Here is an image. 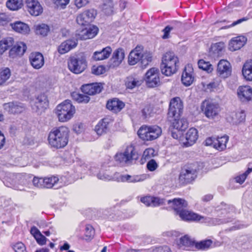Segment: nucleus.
<instances>
[{
    "label": "nucleus",
    "mask_w": 252,
    "mask_h": 252,
    "mask_svg": "<svg viewBox=\"0 0 252 252\" xmlns=\"http://www.w3.org/2000/svg\"><path fill=\"white\" fill-rule=\"evenodd\" d=\"M69 130L64 126L53 128L49 133L48 141L50 146L54 148H64L68 143Z\"/></svg>",
    "instance_id": "obj_1"
},
{
    "label": "nucleus",
    "mask_w": 252,
    "mask_h": 252,
    "mask_svg": "<svg viewBox=\"0 0 252 252\" xmlns=\"http://www.w3.org/2000/svg\"><path fill=\"white\" fill-rule=\"evenodd\" d=\"M178 63V58L173 52H166L162 58L160 64L161 73L167 76H171L176 72Z\"/></svg>",
    "instance_id": "obj_2"
},
{
    "label": "nucleus",
    "mask_w": 252,
    "mask_h": 252,
    "mask_svg": "<svg viewBox=\"0 0 252 252\" xmlns=\"http://www.w3.org/2000/svg\"><path fill=\"white\" fill-rule=\"evenodd\" d=\"M76 112L75 107L71 101L65 100L59 104L56 109V114L60 122H66L69 121Z\"/></svg>",
    "instance_id": "obj_3"
},
{
    "label": "nucleus",
    "mask_w": 252,
    "mask_h": 252,
    "mask_svg": "<svg viewBox=\"0 0 252 252\" xmlns=\"http://www.w3.org/2000/svg\"><path fill=\"white\" fill-rule=\"evenodd\" d=\"M178 215L181 220L185 221H199L211 225L220 224L223 222L219 219L204 217L186 209L182 211Z\"/></svg>",
    "instance_id": "obj_4"
},
{
    "label": "nucleus",
    "mask_w": 252,
    "mask_h": 252,
    "mask_svg": "<svg viewBox=\"0 0 252 252\" xmlns=\"http://www.w3.org/2000/svg\"><path fill=\"white\" fill-rule=\"evenodd\" d=\"M161 133V128L157 125H143L137 132L139 137L144 141L154 140L158 138Z\"/></svg>",
    "instance_id": "obj_5"
},
{
    "label": "nucleus",
    "mask_w": 252,
    "mask_h": 252,
    "mask_svg": "<svg viewBox=\"0 0 252 252\" xmlns=\"http://www.w3.org/2000/svg\"><path fill=\"white\" fill-rule=\"evenodd\" d=\"M140 61L142 64L146 65L152 61V56L150 54L144 53L142 46H137L129 53L128 63L129 65H133Z\"/></svg>",
    "instance_id": "obj_6"
},
{
    "label": "nucleus",
    "mask_w": 252,
    "mask_h": 252,
    "mask_svg": "<svg viewBox=\"0 0 252 252\" xmlns=\"http://www.w3.org/2000/svg\"><path fill=\"white\" fill-rule=\"evenodd\" d=\"M86 57L83 54L70 57L68 61V67L70 71L75 74H80L87 68Z\"/></svg>",
    "instance_id": "obj_7"
},
{
    "label": "nucleus",
    "mask_w": 252,
    "mask_h": 252,
    "mask_svg": "<svg viewBox=\"0 0 252 252\" xmlns=\"http://www.w3.org/2000/svg\"><path fill=\"white\" fill-rule=\"evenodd\" d=\"M197 167L194 164L184 166L179 176V183L183 185L191 183L197 177Z\"/></svg>",
    "instance_id": "obj_8"
},
{
    "label": "nucleus",
    "mask_w": 252,
    "mask_h": 252,
    "mask_svg": "<svg viewBox=\"0 0 252 252\" xmlns=\"http://www.w3.org/2000/svg\"><path fill=\"white\" fill-rule=\"evenodd\" d=\"M201 110L207 118L213 119L219 115L220 108L218 103L205 100L202 103Z\"/></svg>",
    "instance_id": "obj_9"
},
{
    "label": "nucleus",
    "mask_w": 252,
    "mask_h": 252,
    "mask_svg": "<svg viewBox=\"0 0 252 252\" xmlns=\"http://www.w3.org/2000/svg\"><path fill=\"white\" fill-rule=\"evenodd\" d=\"M138 158V154L132 145L128 146L123 153H117L115 157V160L122 163H127Z\"/></svg>",
    "instance_id": "obj_10"
},
{
    "label": "nucleus",
    "mask_w": 252,
    "mask_h": 252,
    "mask_svg": "<svg viewBox=\"0 0 252 252\" xmlns=\"http://www.w3.org/2000/svg\"><path fill=\"white\" fill-rule=\"evenodd\" d=\"M183 105L181 99L178 97L172 98L170 102L168 118H179L182 112Z\"/></svg>",
    "instance_id": "obj_11"
},
{
    "label": "nucleus",
    "mask_w": 252,
    "mask_h": 252,
    "mask_svg": "<svg viewBox=\"0 0 252 252\" xmlns=\"http://www.w3.org/2000/svg\"><path fill=\"white\" fill-rule=\"evenodd\" d=\"M145 79L147 86L150 88L159 86L160 82L158 69L155 67L149 69L145 74Z\"/></svg>",
    "instance_id": "obj_12"
},
{
    "label": "nucleus",
    "mask_w": 252,
    "mask_h": 252,
    "mask_svg": "<svg viewBox=\"0 0 252 252\" xmlns=\"http://www.w3.org/2000/svg\"><path fill=\"white\" fill-rule=\"evenodd\" d=\"M32 110L38 115L41 114L48 106L46 96L44 94L38 95L32 103Z\"/></svg>",
    "instance_id": "obj_13"
},
{
    "label": "nucleus",
    "mask_w": 252,
    "mask_h": 252,
    "mask_svg": "<svg viewBox=\"0 0 252 252\" xmlns=\"http://www.w3.org/2000/svg\"><path fill=\"white\" fill-rule=\"evenodd\" d=\"M232 68L230 63L225 60H221L218 63L217 74L223 78H226L231 74Z\"/></svg>",
    "instance_id": "obj_14"
},
{
    "label": "nucleus",
    "mask_w": 252,
    "mask_h": 252,
    "mask_svg": "<svg viewBox=\"0 0 252 252\" xmlns=\"http://www.w3.org/2000/svg\"><path fill=\"white\" fill-rule=\"evenodd\" d=\"M96 15V12L94 9L86 10L77 17L76 21L80 25H86L92 22Z\"/></svg>",
    "instance_id": "obj_15"
},
{
    "label": "nucleus",
    "mask_w": 252,
    "mask_h": 252,
    "mask_svg": "<svg viewBox=\"0 0 252 252\" xmlns=\"http://www.w3.org/2000/svg\"><path fill=\"white\" fill-rule=\"evenodd\" d=\"M27 11L32 16H37L43 12V8L38 0H25Z\"/></svg>",
    "instance_id": "obj_16"
},
{
    "label": "nucleus",
    "mask_w": 252,
    "mask_h": 252,
    "mask_svg": "<svg viewBox=\"0 0 252 252\" xmlns=\"http://www.w3.org/2000/svg\"><path fill=\"white\" fill-rule=\"evenodd\" d=\"M237 95L242 102H247L252 99V88L249 86H241L237 91Z\"/></svg>",
    "instance_id": "obj_17"
},
{
    "label": "nucleus",
    "mask_w": 252,
    "mask_h": 252,
    "mask_svg": "<svg viewBox=\"0 0 252 252\" xmlns=\"http://www.w3.org/2000/svg\"><path fill=\"white\" fill-rule=\"evenodd\" d=\"M78 44L76 39H68L63 42L58 46V51L60 54H65L71 50L75 48Z\"/></svg>",
    "instance_id": "obj_18"
},
{
    "label": "nucleus",
    "mask_w": 252,
    "mask_h": 252,
    "mask_svg": "<svg viewBox=\"0 0 252 252\" xmlns=\"http://www.w3.org/2000/svg\"><path fill=\"white\" fill-rule=\"evenodd\" d=\"M31 65L36 69L41 68L44 64V59L42 54L39 52L32 53L29 57Z\"/></svg>",
    "instance_id": "obj_19"
},
{
    "label": "nucleus",
    "mask_w": 252,
    "mask_h": 252,
    "mask_svg": "<svg viewBox=\"0 0 252 252\" xmlns=\"http://www.w3.org/2000/svg\"><path fill=\"white\" fill-rule=\"evenodd\" d=\"M192 66L188 64L182 73L181 81L186 86H190L194 81L193 71Z\"/></svg>",
    "instance_id": "obj_20"
},
{
    "label": "nucleus",
    "mask_w": 252,
    "mask_h": 252,
    "mask_svg": "<svg viewBox=\"0 0 252 252\" xmlns=\"http://www.w3.org/2000/svg\"><path fill=\"white\" fill-rule=\"evenodd\" d=\"M102 89V85L97 83L83 85L81 87L82 92L89 95L99 93Z\"/></svg>",
    "instance_id": "obj_21"
},
{
    "label": "nucleus",
    "mask_w": 252,
    "mask_h": 252,
    "mask_svg": "<svg viewBox=\"0 0 252 252\" xmlns=\"http://www.w3.org/2000/svg\"><path fill=\"white\" fill-rule=\"evenodd\" d=\"M26 49L27 46L25 43L18 42L10 50L9 56L12 58L20 57L24 54Z\"/></svg>",
    "instance_id": "obj_22"
},
{
    "label": "nucleus",
    "mask_w": 252,
    "mask_h": 252,
    "mask_svg": "<svg viewBox=\"0 0 252 252\" xmlns=\"http://www.w3.org/2000/svg\"><path fill=\"white\" fill-rule=\"evenodd\" d=\"M247 39L244 36H238L231 39L229 43V49L232 51L239 50L247 42Z\"/></svg>",
    "instance_id": "obj_23"
},
{
    "label": "nucleus",
    "mask_w": 252,
    "mask_h": 252,
    "mask_svg": "<svg viewBox=\"0 0 252 252\" xmlns=\"http://www.w3.org/2000/svg\"><path fill=\"white\" fill-rule=\"evenodd\" d=\"M111 119L104 118L100 121L95 126L94 130L98 135L106 133L109 129V124L112 122Z\"/></svg>",
    "instance_id": "obj_24"
},
{
    "label": "nucleus",
    "mask_w": 252,
    "mask_h": 252,
    "mask_svg": "<svg viewBox=\"0 0 252 252\" xmlns=\"http://www.w3.org/2000/svg\"><path fill=\"white\" fill-rule=\"evenodd\" d=\"M125 57V52L123 48H119L115 50L111 59V65L113 67L118 66Z\"/></svg>",
    "instance_id": "obj_25"
},
{
    "label": "nucleus",
    "mask_w": 252,
    "mask_h": 252,
    "mask_svg": "<svg viewBox=\"0 0 252 252\" xmlns=\"http://www.w3.org/2000/svg\"><path fill=\"white\" fill-rule=\"evenodd\" d=\"M246 115L244 111L232 112L226 118L227 121L234 125H238L245 120Z\"/></svg>",
    "instance_id": "obj_26"
},
{
    "label": "nucleus",
    "mask_w": 252,
    "mask_h": 252,
    "mask_svg": "<svg viewBox=\"0 0 252 252\" xmlns=\"http://www.w3.org/2000/svg\"><path fill=\"white\" fill-rule=\"evenodd\" d=\"M175 244L179 249L189 250L194 245V242L188 235H185L179 239L176 240Z\"/></svg>",
    "instance_id": "obj_27"
},
{
    "label": "nucleus",
    "mask_w": 252,
    "mask_h": 252,
    "mask_svg": "<svg viewBox=\"0 0 252 252\" xmlns=\"http://www.w3.org/2000/svg\"><path fill=\"white\" fill-rule=\"evenodd\" d=\"M198 138V131L195 128H190L186 134V141L183 142L185 147H189L193 145Z\"/></svg>",
    "instance_id": "obj_28"
},
{
    "label": "nucleus",
    "mask_w": 252,
    "mask_h": 252,
    "mask_svg": "<svg viewBox=\"0 0 252 252\" xmlns=\"http://www.w3.org/2000/svg\"><path fill=\"white\" fill-rule=\"evenodd\" d=\"M167 202L168 204L172 203L173 208L176 212V215H178L182 211L185 210L188 205L187 202L185 200L181 198H175L172 201L169 200L167 201Z\"/></svg>",
    "instance_id": "obj_29"
},
{
    "label": "nucleus",
    "mask_w": 252,
    "mask_h": 252,
    "mask_svg": "<svg viewBox=\"0 0 252 252\" xmlns=\"http://www.w3.org/2000/svg\"><path fill=\"white\" fill-rule=\"evenodd\" d=\"M143 82L142 78L137 75L133 74L127 77L126 81V86L127 88L132 89L140 86Z\"/></svg>",
    "instance_id": "obj_30"
},
{
    "label": "nucleus",
    "mask_w": 252,
    "mask_h": 252,
    "mask_svg": "<svg viewBox=\"0 0 252 252\" xmlns=\"http://www.w3.org/2000/svg\"><path fill=\"white\" fill-rule=\"evenodd\" d=\"M172 123L173 128L179 131L185 130L188 126V122L186 119H179V118H168Z\"/></svg>",
    "instance_id": "obj_31"
},
{
    "label": "nucleus",
    "mask_w": 252,
    "mask_h": 252,
    "mask_svg": "<svg viewBox=\"0 0 252 252\" xmlns=\"http://www.w3.org/2000/svg\"><path fill=\"white\" fill-rule=\"evenodd\" d=\"M140 201L147 206L156 207L164 203L163 199L151 196L142 197Z\"/></svg>",
    "instance_id": "obj_32"
},
{
    "label": "nucleus",
    "mask_w": 252,
    "mask_h": 252,
    "mask_svg": "<svg viewBox=\"0 0 252 252\" xmlns=\"http://www.w3.org/2000/svg\"><path fill=\"white\" fill-rule=\"evenodd\" d=\"M125 104L118 99L114 98L109 100L106 104V107L114 113L120 111L124 107Z\"/></svg>",
    "instance_id": "obj_33"
},
{
    "label": "nucleus",
    "mask_w": 252,
    "mask_h": 252,
    "mask_svg": "<svg viewBox=\"0 0 252 252\" xmlns=\"http://www.w3.org/2000/svg\"><path fill=\"white\" fill-rule=\"evenodd\" d=\"M4 109L10 113H20L23 111L24 107L22 104L16 102H11L3 104Z\"/></svg>",
    "instance_id": "obj_34"
},
{
    "label": "nucleus",
    "mask_w": 252,
    "mask_h": 252,
    "mask_svg": "<svg viewBox=\"0 0 252 252\" xmlns=\"http://www.w3.org/2000/svg\"><path fill=\"white\" fill-rule=\"evenodd\" d=\"M98 29L94 26H90L89 28H86L81 32L79 35L82 40H86L94 38L97 33Z\"/></svg>",
    "instance_id": "obj_35"
},
{
    "label": "nucleus",
    "mask_w": 252,
    "mask_h": 252,
    "mask_svg": "<svg viewBox=\"0 0 252 252\" xmlns=\"http://www.w3.org/2000/svg\"><path fill=\"white\" fill-rule=\"evenodd\" d=\"M146 179V175L145 174L133 176H130L129 175H120L118 178V181H127L129 183H136L143 181Z\"/></svg>",
    "instance_id": "obj_36"
},
{
    "label": "nucleus",
    "mask_w": 252,
    "mask_h": 252,
    "mask_svg": "<svg viewBox=\"0 0 252 252\" xmlns=\"http://www.w3.org/2000/svg\"><path fill=\"white\" fill-rule=\"evenodd\" d=\"M112 51L110 46L104 48L100 51H96L93 54V58L95 61H100L108 58Z\"/></svg>",
    "instance_id": "obj_37"
},
{
    "label": "nucleus",
    "mask_w": 252,
    "mask_h": 252,
    "mask_svg": "<svg viewBox=\"0 0 252 252\" xmlns=\"http://www.w3.org/2000/svg\"><path fill=\"white\" fill-rule=\"evenodd\" d=\"M10 25L15 32L23 34H28L30 31L29 26L20 21H17L14 23L11 24Z\"/></svg>",
    "instance_id": "obj_38"
},
{
    "label": "nucleus",
    "mask_w": 252,
    "mask_h": 252,
    "mask_svg": "<svg viewBox=\"0 0 252 252\" xmlns=\"http://www.w3.org/2000/svg\"><path fill=\"white\" fill-rule=\"evenodd\" d=\"M242 74L245 79L252 81V60L245 62L242 68Z\"/></svg>",
    "instance_id": "obj_39"
},
{
    "label": "nucleus",
    "mask_w": 252,
    "mask_h": 252,
    "mask_svg": "<svg viewBox=\"0 0 252 252\" xmlns=\"http://www.w3.org/2000/svg\"><path fill=\"white\" fill-rule=\"evenodd\" d=\"M224 48V44L220 42L212 44L209 50L210 55L213 57L219 56Z\"/></svg>",
    "instance_id": "obj_40"
},
{
    "label": "nucleus",
    "mask_w": 252,
    "mask_h": 252,
    "mask_svg": "<svg viewBox=\"0 0 252 252\" xmlns=\"http://www.w3.org/2000/svg\"><path fill=\"white\" fill-rule=\"evenodd\" d=\"M14 43V39L12 37H8L0 41V57L3 53L11 47Z\"/></svg>",
    "instance_id": "obj_41"
},
{
    "label": "nucleus",
    "mask_w": 252,
    "mask_h": 252,
    "mask_svg": "<svg viewBox=\"0 0 252 252\" xmlns=\"http://www.w3.org/2000/svg\"><path fill=\"white\" fill-rule=\"evenodd\" d=\"M14 43V39L12 37H8L0 41V57L3 53L11 47Z\"/></svg>",
    "instance_id": "obj_42"
},
{
    "label": "nucleus",
    "mask_w": 252,
    "mask_h": 252,
    "mask_svg": "<svg viewBox=\"0 0 252 252\" xmlns=\"http://www.w3.org/2000/svg\"><path fill=\"white\" fill-rule=\"evenodd\" d=\"M229 137L227 135H224L220 137L217 138L215 140L216 149L219 151H222L225 149Z\"/></svg>",
    "instance_id": "obj_43"
},
{
    "label": "nucleus",
    "mask_w": 252,
    "mask_h": 252,
    "mask_svg": "<svg viewBox=\"0 0 252 252\" xmlns=\"http://www.w3.org/2000/svg\"><path fill=\"white\" fill-rule=\"evenodd\" d=\"M23 6V0H8L6 2L7 7L11 10H17Z\"/></svg>",
    "instance_id": "obj_44"
},
{
    "label": "nucleus",
    "mask_w": 252,
    "mask_h": 252,
    "mask_svg": "<svg viewBox=\"0 0 252 252\" xmlns=\"http://www.w3.org/2000/svg\"><path fill=\"white\" fill-rule=\"evenodd\" d=\"M71 96L74 100L79 103H88L90 101V97L88 95L79 94L77 92H73L71 94Z\"/></svg>",
    "instance_id": "obj_45"
},
{
    "label": "nucleus",
    "mask_w": 252,
    "mask_h": 252,
    "mask_svg": "<svg viewBox=\"0 0 252 252\" xmlns=\"http://www.w3.org/2000/svg\"><path fill=\"white\" fill-rule=\"evenodd\" d=\"M10 76L11 72L8 68L6 67L0 69V85L4 84Z\"/></svg>",
    "instance_id": "obj_46"
},
{
    "label": "nucleus",
    "mask_w": 252,
    "mask_h": 252,
    "mask_svg": "<svg viewBox=\"0 0 252 252\" xmlns=\"http://www.w3.org/2000/svg\"><path fill=\"white\" fill-rule=\"evenodd\" d=\"M35 29L36 34L42 36H46L49 31V27L45 24L36 25L35 26Z\"/></svg>",
    "instance_id": "obj_47"
},
{
    "label": "nucleus",
    "mask_w": 252,
    "mask_h": 252,
    "mask_svg": "<svg viewBox=\"0 0 252 252\" xmlns=\"http://www.w3.org/2000/svg\"><path fill=\"white\" fill-rule=\"evenodd\" d=\"M58 177L52 176L44 178V188H51L56 185L59 181Z\"/></svg>",
    "instance_id": "obj_48"
},
{
    "label": "nucleus",
    "mask_w": 252,
    "mask_h": 252,
    "mask_svg": "<svg viewBox=\"0 0 252 252\" xmlns=\"http://www.w3.org/2000/svg\"><path fill=\"white\" fill-rule=\"evenodd\" d=\"M198 65L199 68L208 73L211 72L213 70L212 65L209 62H206L203 60H200L198 62Z\"/></svg>",
    "instance_id": "obj_49"
},
{
    "label": "nucleus",
    "mask_w": 252,
    "mask_h": 252,
    "mask_svg": "<svg viewBox=\"0 0 252 252\" xmlns=\"http://www.w3.org/2000/svg\"><path fill=\"white\" fill-rule=\"evenodd\" d=\"M113 7V4L112 0H105L102 6V10L107 15L112 13Z\"/></svg>",
    "instance_id": "obj_50"
},
{
    "label": "nucleus",
    "mask_w": 252,
    "mask_h": 252,
    "mask_svg": "<svg viewBox=\"0 0 252 252\" xmlns=\"http://www.w3.org/2000/svg\"><path fill=\"white\" fill-rule=\"evenodd\" d=\"M12 17L7 13L0 12V26H4L11 21Z\"/></svg>",
    "instance_id": "obj_51"
},
{
    "label": "nucleus",
    "mask_w": 252,
    "mask_h": 252,
    "mask_svg": "<svg viewBox=\"0 0 252 252\" xmlns=\"http://www.w3.org/2000/svg\"><path fill=\"white\" fill-rule=\"evenodd\" d=\"M97 178L99 180L107 181L113 179L112 176L109 174V172L103 169H101L96 174Z\"/></svg>",
    "instance_id": "obj_52"
},
{
    "label": "nucleus",
    "mask_w": 252,
    "mask_h": 252,
    "mask_svg": "<svg viewBox=\"0 0 252 252\" xmlns=\"http://www.w3.org/2000/svg\"><path fill=\"white\" fill-rule=\"evenodd\" d=\"M212 241L210 240L202 241L195 244V247L199 250H205L211 247Z\"/></svg>",
    "instance_id": "obj_53"
},
{
    "label": "nucleus",
    "mask_w": 252,
    "mask_h": 252,
    "mask_svg": "<svg viewBox=\"0 0 252 252\" xmlns=\"http://www.w3.org/2000/svg\"><path fill=\"white\" fill-rule=\"evenodd\" d=\"M252 172V168L249 167L244 173L239 176H237L234 179L236 183L242 184L244 182L248 175Z\"/></svg>",
    "instance_id": "obj_54"
},
{
    "label": "nucleus",
    "mask_w": 252,
    "mask_h": 252,
    "mask_svg": "<svg viewBox=\"0 0 252 252\" xmlns=\"http://www.w3.org/2000/svg\"><path fill=\"white\" fill-rule=\"evenodd\" d=\"M221 81L220 78H216L207 85V88L212 90L220 89L221 87Z\"/></svg>",
    "instance_id": "obj_55"
},
{
    "label": "nucleus",
    "mask_w": 252,
    "mask_h": 252,
    "mask_svg": "<svg viewBox=\"0 0 252 252\" xmlns=\"http://www.w3.org/2000/svg\"><path fill=\"white\" fill-rule=\"evenodd\" d=\"M142 116L144 118H150L153 116L154 110L153 107L150 105H147L142 110Z\"/></svg>",
    "instance_id": "obj_56"
},
{
    "label": "nucleus",
    "mask_w": 252,
    "mask_h": 252,
    "mask_svg": "<svg viewBox=\"0 0 252 252\" xmlns=\"http://www.w3.org/2000/svg\"><path fill=\"white\" fill-rule=\"evenodd\" d=\"M105 71V67L103 65L93 66L92 69V73L97 75L103 74Z\"/></svg>",
    "instance_id": "obj_57"
},
{
    "label": "nucleus",
    "mask_w": 252,
    "mask_h": 252,
    "mask_svg": "<svg viewBox=\"0 0 252 252\" xmlns=\"http://www.w3.org/2000/svg\"><path fill=\"white\" fill-rule=\"evenodd\" d=\"M32 183L36 187L43 188H44V178L34 177L32 180Z\"/></svg>",
    "instance_id": "obj_58"
},
{
    "label": "nucleus",
    "mask_w": 252,
    "mask_h": 252,
    "mask_svg": "<svg viewBox=\"0 0 252 252\" xmlns=\"http://www.w3.org/2000/svg\"><path fill=\"white\" fill-rule=\"evenodd\" d=\"M94 234V230L92 226L88 224L85 228V237L87 240L92 238Z\"/></svg>",
    "instance_id": "obj_59"
},
{
    "label": "nucleus",
    "mask_w": 252,
    "mask_h": 252,
    "mask_svg": "<svg viewBox=\"0 0 252 252\" xmlns=\"http://www.w3.org/2000/svg\"><path fill=\"white\" fill-rule=\"evenodd\" d=\"M12 248L15 252H27L25 245L21 242L13 245Z\"/></svg>",
    "instance_id": "obj_60"
},
{
    "label": "nucleus",
    "mask_w": 252,
    "mask_h": 252,
    "mask_svg": "<svg viewBox=\"0 0 252 252\" xmlns=\"http://www.w3.org/2000/svg\"><path fill=\"white\" fill-rule=\"evenodd\" d=\"M158 167V165L157 163L154 159L150 160L147 164V168L150 171H154L156 170Z\"/></svg>",
    "instance_id": "obj_61"
},
{
    "label": "nucleus",
    "mask_w": 252,
    "mask_h": 252,
    "mask_svg": "<svg viewBox=\"0 0 252 252\" xmlns=\"http://www.w3.org/2000/svg\"><path fill=\"white\" fill-rule=\"evenodd\" d=\"M73 131L77 134L82 133L84 130V126L81 123H78L74 125L73 126Z\"/></svg>",
    "instance_id": "obj_62"
},
{
    "label": "nucleus",
    "mask_w": 252,
    "mask_h": 252,
    "mask_svg": "<svg viewBox=\"0 0 252 252\" xmlns=\"http://www.w3.org/2000/svg\"><path fill=\"white\" fill-rule=\"evenodd\" d=\"M155 150L153 148L146 149L143 154V158L145 159L149 158L154 156Z\"/></svg>",
    "instance_id": "obj_63"
},
{
    "label": "nucleus",
    "mask_w": 252,
    "mask_h": 252,
    "mask_svg": "<svg viewBox=\"0 0 252 252\" xmlns=\"http://www.w3.org/2000/svg\"><path fill=\"white\" fill-rule=\"evenodd\" d=\"M153 252H171L170 248L166 246L156 248L153 250Z\"/></svg>",
    "instance_id": "obj_64"
}]
</instances>
